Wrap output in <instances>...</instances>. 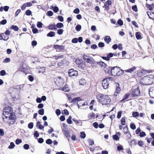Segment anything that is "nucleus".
I'll use <instances>...</instances> for the list:
<instances>
[{"instance_id": "nucleus-1", "label": "nucleus", "mask_w": 154, "mask_h": 154, "mask_svg": "<svg viewBox=\"0 0 154 154\" xmlns=\"http://www.w3.org/2000/svg\"><path fill=\"white\" fill-rule=\"evenodd\" d=\"M2 117L3 121L9 125H13L15 122L16 118L13 116V108L11 106H7L3 109Z\"/></svg>"}, {"instance_id": "nucleus-2", "label": "nucleus", "mask_w": 154, "mask_h": 154, "mask_svg": "<svg viewBox=\"0 0 154 154\" xmlns=\"http://www.w3.org/2000/svg\"><path fill=\"white\" fill-rule=\"evenodd\" d=\"M98 102L103 105L109 104L111 101L109 95L100 93L96 96Z\"/></svg>"}, {"instance_id": "nucleus-3", "label": "nucleus", "mask_w": 154, "mask_h": 154, "mask_svg": "<svg viewBox=\"0 0 154 154\" xmlns=\"http://www.w3.org/2000/svg\"><path fill=\"white\" fill-rule=\"evenodd\" d=\"M154 82V75H149L142 78L140 82L143 85H148L152 84Z\"/></svg>"}, {"instance_id": "nucleus-4", "label": "nucleus", "mask_w": 154, "mask_h": 154, "mask_svg": "<svg viewBox=\"0 0 154 154\" xmlns=\"http://www.w3.org/2000/svg\"><path fill=\"white\" fill-rule=\"evenodd\" d=\"M123 71L119 66H113L111 69V73L112 75L119 76L123 74Z\"/></svg>"}, {"instance_id": "nucleus-5", "label": "nucleus", "mask_w": 154, "mask_h": 154, "mask_svg": "<svg viewBox=\"0 0 154 154\" xmlns=\"http://www.w3.org/2000/svg\"><path fill=\"white\" fill-rule=\"evenodd\" d=\"M113 80L112 78L109 77L104 79L102 81V85L103 88L106 89L108 88L109 84Z\"/></svg>"}, {"instance_id": "nucleus-6", "label": "nucleus", "mask_w": 154, "mask_h": 154, "mask_svg": "<svg viewBox=\"0 0 154 154\" xmlns=\"http://www.w3.org/2000/svg\"><path fill=\"white\" fill-rule=\"evenodd\" d=\"M82 57L83 60L88 63L94 64L95 63V61L93 58L90 56L89 55L84 54Z\"/></svg>"}, {"instance_id": "nucleus-7", "label": "nucleus", "mask_w": 154, "mask_h": 154, "mask_svg": "<svg viewBox=\"0 0 154 154\" xmlns=\"http://www.w3.org/2000/svg\"><path fill=\"white\" fill-rule=\"evenodd\" d=\"M76 64L78 65L79 67L82 69H84L85 67V63L81 59H77L75 60Z\"/></svg>"}, {"instance_id": "nucleus-8", "label": "nucleus", "mask_w": 154, "mask_h": 154, "mask_svg": "<svg viewBox=\"0 0 154 154\" xmlns=\"http://www.w3.org/2000/svg\"><path fill=\"white\" fill-rule=\"evenodd\" d=\"M116 91L114 93V96H117L120 93L121 89L119 87V83H116Z\"/></svg>"}, {"instance_id": "nucleus-9", "label": "nucleus", "mask_w": 154, "mask_h": 154, "mask_svg": "<svg viewBox=\"0 0 154 154\" xmlns=\"http://www.w3.org/2000/svg\"><path fill=\"white\" fill-rule=\"evenodd\" d=\"M69 75L71 77L76 76L78 75V71L73 69H70L68 72Z\"/></svg>"}, {"instance_id": "nucleus-10", "label": "nucleus", "mask_w": 154, "mask_h": 154, "mask_svg": "<svg viewBox=\"0 0 154 154\" xmlns=\"http://www.w3.org/2000/svg\"><path fill=\"white\" fill-rule=\"evenodd\" d=\"M140 94V92L139 88L134 89L131 95L132 97H134L138 96Z\"/></svg>"}, {"instance_id": "nucleus-11", "label": "nucleus", "mask_w": 154, "mask_h": 154, "mask_svg": "<svg viewBox=\"0 0 154 154\" xmlns=\"http://www.w3.org/2000/svg\"><path fill=\"white\" fill-rule=\"evenodd\" d=\"M61 77H58V78L56 79L54 81L55 84L58 87L62 85L63 83V80L61 79Z\"/></svg>"}, {"instance_id": "nucleus-12", "label": "nucleus", "mask_w": 154, "mask_h": 154, "mask_svg": "<svg viewBox=\"0 0 154 154\" xmlns=\"http://www.w3.org/2000/svg\"><path fill=\"white\" fill-rule=\"evenodd\" d=\"M112 4V1L110 0H108L104 3V7L107 10H109V5H111Z\"/></svg>"}, {"instance_id": "nucleus-13", "label": "nucleus", "mask_w": 154, "mask_h": 154, "mask_svg": "<svg viewBox=\"0 0 154 154\" xmlns=\"http://www.w3.org/2000/svg\"><path fill=\"white\" fill-rule=\"evenodd\" d=\"M32 5V4L30 2H27L24 4L22 6L21 8L22 10H24L26 7H30Z\"/></svg>"}, {"instance_id": "nucleus-14", "label": "nucleus", "mask_w": 154, "mask_h": 154, "mask_svg": "<svg viewBox=\"0 0 154 154\" xmlns=\"http://www.w3.org/2000/svg\"><path fill=\"white\" fill-rule=\"evenodd\" d=\"M67 63V60L65 59H63L58 62L57 65L59 66H63Z\"/></svg>"}, {"instance_id": "nucleus-15", "label": "nucleus", "mask_w": 154, "mask_h": 154, "mask_svg": "<svg viewBox=\"0 0 154 154\" xmlns=\"http://www.w3.org/2000/svg\"><path fill=\"white\" fill-rule=\"evenodd\" d=\"M113 56V54L111 53H110L108 54L107 55V57H102V58L104 60L108 61L110 60V58L112 57Z\"/></svg>"}, {"instance_id": "nucleus-16", "label": "nucleus", "mask_w": 154, "mask_h": 154, "mask_svg": "<svg viewBox=\"0 0 154 154\" xmlns=\"http://www.w3.org/2000/svg\"><path fill=\"white\" fill-rule=\"evenodd\" d=\"M77 105L78 108H79L80 106H84L87 104V102H84L82 100V101H79L77 103Z\"/></svg>"}, {"instance_id": "nucleus-17", "label": "nucleus", "mask_w": 154, "mask_h": 154, "mask_svg": "<svg viewBox=\"0 0 154 154\" xmlns=\"http://www.w3.org/2000/svg\"><path fill=\"white\" fill-rule=\"evenodd\" d=\"M54 48L55 49H59L60 50H62L64 49V46L56 45L54 46Z\"/></svg>"}, {"instance_id": "nucleus-18", "label": "nucleus", "mask_w": 154, "mask_h": 154, "mask_svg": "<svg viewBox=\"0 0 154 154\" xmlns=\"http://www.w3.org/2000/svg\"><path fill=\"white\" fill-rule=\"evenodd\" d=\"M79 101H82V100L80 97H78L73 98L70 103H75L77 101V103Z\"/></svg>"}, {"instance_id": "nucleus-19", "label": "nucleus", "mask_w": 154, "mask_h": 154, "mask_svg": "<svg viewBox=\"0 0 154 154\" xmlns=\"http://www.w3.org/2000/svg\"><path fill=\"white\" fill-rule=\"evenodd\" d=\"M111 40L110 37L108 35L105 36L104 38L105 42L107 44H109V42L111 41Z\"/></svg>"}, {"instance_id": "nucleus-20", "label": "nucleus", "mask_w": 154, "mask_h": 154, "mask_svg": "<svg viewBox=\"0 0 154 154\" xmlns=\"http://www.w3.org/2000/svg\"><path fill=\"white\" fill-rule=\"evenodd\" d=\"M142 34L140 32H137L135 33L136 37L137 39L139 40L142 39Z\"/></svg>"}, {"instance_id": "nucleus-21", "label": "nucleus", "mask_w": 154, "mask_h": 154, "mask_svg": "<svg viewBox=\"0 0 154 154\" xmlns=\"http://www.w3.org/2000/svg\"><path fill=\"white\" fill-rule=\"evenodd\" d=\"M48 28L50 30L57 29V28L55 24H50L48 26Z\"/></svg>"}, {"instance_id": "nucleus-22", "label": "nucleus", "mask_w": 154, "mask_h": 154, "mask_svg": "<svg viewBox=\"0 0 154 154\" xmlns=\"http://www.w3.org/2000/svg\"><path fill=\"white\" fill-rule=\"evenodd\" d=\"M61 90L65 92H68L69 91V89L68 85L66 84L61 89Z\"/></svg>"}, {"instance_id": "nucleus-23", "label": "nucleus", "mask_w": 154, "mask_h": 154, "mask_svg": "<svg viewBox=\"0 0 154 154\" xmlns=\"http://www.w3.org/2000/svg\"><path fill=\"white\" fill-rule=\"evenodd\" d=\"M111 67H109L107 66V67H106L104 68L103 69L105 71L106 73H109L110 72H111V69L112 68Z\"/></svg>"}, {"instance_id": "nucleus-24", "label": "nucleus", "mask_w": 154, "mask_h": 154, "mask_svg": "<svg viewBox=\"0 0 154 154\" xmlns=\"http://www.w3.org/2000/svg\"><path fill=\"white\" fill-rule=\"evenodd\" d=\"M147 14L150 18L152 19H154V13L153 12L151 11L148 12Z\"/></svg>"}, {"instance_id": "nucleus-25", "label": "nucleus", "mask_w": 154, "mask_h": 154, "mask_svg": "<svg viewBox=\"0 0 154 154\" xmlns=\"http://www.w3.org/2000/svg\"><path fill=\"white\" fill-rule=\"evenodd\" d=\"M130 94L129 93H126L124 96L123 99L120 101L121 102H124L123 101L127 99L129 97Z\"/></svg>"}, {"instance_id": "nucleus-26", "label": "nucleus", "mask_w": 154, "mask_h": 154, "mask_svg": "<svg viewBox=\"0 0 154 154\" xmlns=\"http://www.w3.org/2000/svg\"><path fill=\"white\" fill-rule=\"evenodd\" d=\"M136 68L135 66H133L132 67L129 68L127 70H125L126 72H127L130 73H132L134 70L136 69Z\"/></svg>"}, {"instance_id": "nucleus-27", "label": "nucleus", "mask_w": 154, "mask_h": 154, "mask_svg": "<svg viewBox=\"0 0 154 154\" xmlns=\"http://www.w3.org/2000/svg\"><path fill=\"white\" fill-rule=\"evenodd\" d=\"M99 65L100 67L103 68V69L106 67H107V65L106 64L103 62H99Z\"/></svg>"}, {"instance_id": "nucleus-28", "label": "nucleus", "mask_w": 154, "mask_h": 154, "mask_svg": "<svg viewBox=\"0 0 154 154\" xmlns=\"http://www.w3.org/2000/svg\"><path fill=\"white\" fill-rule=\"evenodd\" d=\"M55 33L53 31H51L47 35L48 37H53L55 35Z\"/></svg>"}, {"instance_id": "nucleus-29", "label": "nucleus", "mask_w": 154, "mask_h": 154, "mask_svg": "<svg viewBox=\"0 0 154 154\" xmlns=\"http://www.w3.org/2000/svg\"><path fill=\"white\" fill-rule=\"evenodd\" d=\"M10 29H13L15 31H17L19 29V28L17 26L13 25L11 26Z\"/></svg>"}, {"instance_id": "nucleus-30", "label": "nucleus", "mask_w": 154, "mask_h": 154, "mask_svg": "<svg viewBox=\"0 0 154 154\" xmlns=\"http://www.w3.org/2000/svg\"><path fill=\"white\" fill-rule=\"evenodd\" d=\"M147 7L150 11H152L154 8L153 5H147Z\"/></svg>"}, {"instance_id": "nucleus-31", "label": "nucleus", "mask_w": 154, "mask_h": 154, "mask_svg": "<svg viewBox=\"0 0 154 154\" xmlns=\"http://www.w3.org/2000/svg\"><path fill=\"white\" fill-rule=\"evenodd\" d=\"M56 26L57 28H60L63 27V25L62 23H58L57 24Z\"/></svg>"}, {"instance_id": "nucleus-32", "label": "nucleus", "mask_w": 154, "mask_h": 154, "mask_svg": "<svg viewBox=\"0 0 154 154\" xmlns=\"http://www.w3.org/2000/svg\"><path fill=\"white\" fill-rule=\"evenodd\" d=\"M72 118L71 116H69L68 118L67 119L66 121L68 124H72V122L71 120Z\"/></svg>"}, {"instance_id": "nucleus-33", "label": "nucleus", "mask_w": 154, "mask_h": 154, "mask_svg": "<svg viewBox=\"0 0 154 154\" xmlns=\"http://www.w3.org/2000/svg\"><path fill=\"white\" fill-rule=\"evenodd\" d=\"M121 122L122 125H125L126 122L125 121V117L122 118L121 121Z\"/></svg>"}, {"instance_id": "nucleus-34", "label": "nucleus", "mask_w": 154, "mask_h": 154, "mask_svg": "<svg viewBox=\"0 0 154 154\" xmlns=\"http://www.w3.org/2000/svg\"><path fill=\"white\" fill-rule=\"evenodd\" d=\"M38 114L41 115H43L44 113V110L43 109H42L38 111Z\"/></svg>"}, {"instance_id": "nucleus-35", "label": "nucleus", "mask_w": 154, "mask_h": 154, "mask_svg": "<svg viewBox=\"0 0 154 154\" xmlns=\"http://www.w3.org/2000/svg\"><path fill=\"white\" fill-rule=\"evenodd\" d=\"M132 114L133 116L134 117H136L139 115V113L137 112H133Z\"/></svg>"}, {"instance_id": "nucleus-36", "label": "nucleus", "mask_w": 154, "mask_h": 154, "mask_svg": "<svg viewBox=\"0 0 154 154\" xmlns=\"http://www.w3.org/2000/svg\"><path fill=\"white\" fill-rule=\"evenodd\" d=\"M62 125L63 127V132L69 130L68 128L66 127L67 125H65L64 123H63V124Z\"/></svg>"}, {"instance_id": "nucleus-37", "label": "nucleus", "mask_w": 154, "mask_h": 154, "mask_svg": "<svg viewBox=\"0 0 154 154\" xmlns=\"http://www.w3.org/2000/svg\"><path fill=\"white\" fill-rule=\"evenodd\" d=\"M85 83V80L84 79H81L79 81V83L80 85H84Z\"/></svg>"}, {"instance_id": "nucleus-38", "label": "nucleus", "mask_w": 154, "mask_h": 154, "mask_svg": "<svg viewBox=\"0 0 154 154\" xmlns=\"http://www.w3.org/2000/svg\"><path fill=\"white\" fill-rule=\"evenodd\" d=\"M81 29V26L80 25H77L75 27V29L77 31H79Z\"/></svg>"}, {"instance_id": "nucleus-39", "label": "nucleus", "mask_w": 154, "mask_h": 154, "mask_svg": "<svg viewBox=\"0 0 154 154\" xmlns=\"http://www.w3.org/2000/svg\"><path fill=\"white\" fill-rule=\"evenodd\" d=\"M64 56L63 55H61L59 56H54L55 57V59L56 60H57L59 59L63 58V57Z\"/></svg>"}, {"instance_id": "nucleus-40", "label": "nucleus", "mask_w": 154, "mask_h": 154, "mask_svg": "<svg viewBox=\"0 0 154 154\" xmlns=\"http://www.w3.org/2000/svg\"><path fill=\"white\" fill-rule=\"evenodd\" d=\"M80 137L82 138H84L86 137V134L84 132H82L80 133Z\"/></svg>"}, {"instance_id": "nucleus-41", "label": "nucleus", "mask_w": 154, "mask_h": 154, "mask_svg": "<svg viewBox=\"0 0 154 154\" xmlns=\"http://www.w3.org/2000/svg\"><path fill=\"white\" fill-rule=\"evenodd\" d=\"M14 146V144L13 142H11L10 145L8 146V148L10 149H11L13 148Z\"/></svg>"}, {"instance_id": "nucleus-42", "label": "nucleus", "mask_w": 154, "mask_h": 154, "mask_svg": "<svg viewBox=\"0 0 154 154\" xmlns=\"http://www.w3.org/2000/svg\"><path fill=\"white\" fill-rule=\"evenodd\" d=\"M88 142L89 146L92 145L94 143V141L90 139L88 140Z\"/></svg>"}, {"instance_id": "nucleus-43", "label": "nucleus", "mask_w": 154, "mask_h": 154, "mask_svg": "<svg viewBox=\"0 0 154 154\" xmlns=\"http://www.w3.org/2000/svg\"><path fill=\"white\" fill-rule=\"evenodd\" d=\"M6 72L4 70H2L0 72V75L1 76H3L5 75H6Z\"/></svg>"}, {"instance_id": "nucleus-44", "label": "nucleus", "mask_w": 154, "mask_h": 154, "mask_svg": "<svg viewBox=\"0 0 154 154\" xmlns=\"http://www.w3.org/2000/svg\"><path fill=\"white\" fill-rule=\"evenodd\" d=\"M119 138L117 135L115 134L113 136V139L114 140H119Z\"/></svg>"}, {"instance_id": "nucleus-45", "label": "nucleus", "mask_w": 154, "mask_h": 154, "mask_svg": "<svg viewBox=\"0 0 154 154\" xmlns=\"http://www.w3.org/2000/svg\"><path fill=\"white\" fill-rule=\"evenodd\" d=\"M2 35L3 36V38L2 39L5 40H7L8 39V37L7 36L5 35L4 33H2Z\"/></svg>"}, {"instance_id": "nucleus-46", "label": "nucleus", "mask_w": 154, "mask_h": 154, "mask_svg": "<svg viewBox=\"0 0 154 154\" xmlns=\"http://www.w3.org/2000/svg\"><path fill=\"white\" fill-rule=\"evenodd\" d=\"M63 31L62 29H59L57 31V33L59 35H61L63 33Z\"/></svg>"}, {"instance_id": "nucleus-47", "label": "nucleus", "mask_w": 154, "mask_h": 154, "mask_svg": "<svg viewBox=\"0 0 154 154\" xmlns=\"http://www.w3.org/2000/svg\"><path fill=\"white\" fill-rule=\"evenodd\" d=\"M132 9L135 12H137L138 11L137 6L136 5L133 6L132 7Z\"/></svg>"}, {"instance_id": "nucleus-48", "label": "nucleus", "mask_w": 154, "mask_h": 154, "mask_svg": "<svg viewBox=\"0 0 154 154\" xmlns=\"http://www.w3.org/2000/svg\"><path fill=\"white\" fill-rule=\"evenodd\" d=\"M7 21L6 19H4L0 22V24L4 25L7 23Z\"/></svg>"}, {"instance_id": "nucleus-49", "label": "nucleus", "mask_w": 154, "mask_h": 154, "mask_svg": "<svg viewBox=\"0 0 154 154\" xmlns=\"http://www.w3.org/2000/svg\"><path fill=\"white\" fill-rule=\"evenodd\" d=\"M122 114V111H119L118 112L117 115V118L118 119H120L121 117Z\"/></svg>"}, {"instance_id": "nucleus-50", "label": "nucleus", "mask_w": 154, "mask_h": 154, "mask_svg": "<svg viewBox=\"0 0 154 154\" xmlns=\"http://www.w3.org/2000/svg\"><path fill=\"white\" fill-rule=\"evenodd\" d=\"M63 114H64L66 115H69V112L68 110L67 109H64L62 112Z\"/></svg>"}, {"instance_id": "nucleus-51", "label": "nucleus", "mask_w": 154, "mask_h": 154, "mask_svg": "<svg viewBox=\"0 0 154 154\" xmlns=\"http://www.w3.org/2000/svg\"><path fill=\"white\" fill-rule=\"evenodd\" d=\"M43 24L41 22H38L37 24V26L39 28H41L42 27Z\"/></svg>"}, {"instance_id": "nucleus-52", "label": "nucleus", "mask_w": 154, "mask_h": 154, "mask_svg": "<svg viewBox=\"0 0 154 154\" xmlns=\"http://www.w3.org/2000/svg\"><path fill=\"white\" fill-rule=\"evenodd\" d=\"M32 14V12L30 10H28L26 12V14L28 16H29Z\"/></svg>"}, {"instance_id": "nucleus-53", "label": "nucleus", "mask_w": 154, "mask_h": 154, "mask_svg": "<svg viewBox=\"0 0 154 154\" xmlns=\"http://www.w3.org/2000/svg\"><path fill=\"white\" fill-rule=\"evenodd\" d=\"M33 127V124L31 122L29 123L28 125V127L30 129H32Z\"/></svg>"}, {"instance_id": "nucleus-54", "label": "nucleus", "mask_w": 154, "mask_h": 154, "mask_svg": "<svg viewBox=\"0 0 154 154\" xmlns=\"http://www.w3.org/2000/svg\"><path fill=\"white\" fill-rule=\"evenodd\" d=\"M22 141L20 139H17L16 140L15 143L16 144L18 145L20 143H22Z\"/></svg>"}, {"instance_id": "nucleus-55", "label": "nucleus", "mask_w": 154, "mask_h": 154, "mask_svg": "<svg viewBox=\"0 0 154 154\" xmlns=\"http://www.w3.org/2000/svg\"><path fill=\"white\" fill-rule=\"evenodd\" d=\"M117 23L120 25L122 26L123 25V22L121 19H119L117 22Z\"/></svg>"}, {"instance_id": "nucleus-56", "label": "nucleus", "mask_w": 154, "mask_h": 154, "mask_svg": "<svg viewBox=\"0 0 154 154\" xmlns=\"http://www.w3.org/2000/svg\"><path fill=\"white\" fill-rule=\"evenodd\" d=\"M98 46L99 47L102 48L104 46V44L102 42H100L98 43Z\"/></svg>"}, {"instance_id": "nucleus-57", "label": "nucleus", "mask_w": 154, "mask_h": 154, "mask_svg": "<svg viewBox=\"0 0 154 154\" xmlns=\"http://www.w3.org/2000/svg\"><path fill=\"white\" fill-rule=\"evenodd\" d=\"M146 135L145 133L144 132L142 131L140 133L139 136L141 137H143L145 136Z\"/></svg>"}, {"instance_id": "nucleus-58", "label": "nucleus", "mask_w": 154, "mask_h": 154, "mask_svg": "<svg viewBox=\"0 0 154 154\" xmlns=\"http://www.w3.org/2000/svg\"><path fill=\"white\" fill-rule=\"evenodd\" d=\"M117 149L118 151H121L123 149L122 146V145L118 146L117 147Z\"/></svg>"}, {"instance_id": "nucleus-59", "label": "nucleus", "mask_w": 154, "mask_h": 154, "mask_svg": "<svg viewBox=\"0 0 154 154\" xmlns=\"http://www.w3.org/2000/svg\"><path fill=\"white\" fill-rule=\"evenodd\" d=\"M46 143L47 144H51L52 143V141L51 139H49L46 140Z\"/></svg>"}, {"instance_id": "nucleus-60", "label": "nucleus", "mask_w": 154, "mask_h": 154, "mask_svg": "<svg viewBox=\"0 0 154 154\" xmlns=\"http://www.w3.org/2000/svg\"><path fill=\"white\" fill-rule=\"evenodd\" d=\"M10 61V59L9 58H6L3 61L4 63H9Z\"/></svg>"}, {"instance_id": "nucleus-61", "label": "nucleus", "mask_w": 154, "mask_h": 154, "mask_svg": "<svg viewBox=\"0 0 154 154\" xmlns=\"http://www.w3.org/2000/svg\"><path fill=\"white\" fill-rule=\"evenodd\" d=\"M59 9L57 6H55L54 7L53 9V11L55 13H57Z\"/></svg>"}, {"instance_id": "nucleus-62", "label": "nucleus", "mask_w": 154, "mask_h": 154, "mask_svg": "<svg viewBox=\"0 0 154 154\" xmlns=\"http://www.w3.org/2000/svg\"><path fill=\"white\" fill-rule=\"evenodd\" d=\"M34 136L35 137H37L39 136V134L37 131H35L34 133Z\"/></svg>"}, {"instance_id": "nucleus-63", "label": "nucleus", "mask_w": 154, "mask_h": 154, "mask_svg": "<svg viewBox=\"0 0 154 154\" xmlns=\"http://www.w3.org/2000/svg\"><path fill=\"white\" fill-rule=\"evenodd\" d=\"M78 42V40L77 38H74L72 39V43H77Z\"/></svg>"}, {"instance_id": "nucleus-64", "label": "nucleus", "mask_w": 154, "mask_h": 154, "mask_svg": "<svg viewBox=\"0 0 154 154\" xmlns=\"http://www.w3.org/2000/svg\"><path fill=\"white\" fill-rule=\"evenodd\" d=\"M47 15L49 16H51L53 15V13L52 11H50L47 12Z\"/></svg>"}]
</instances>
